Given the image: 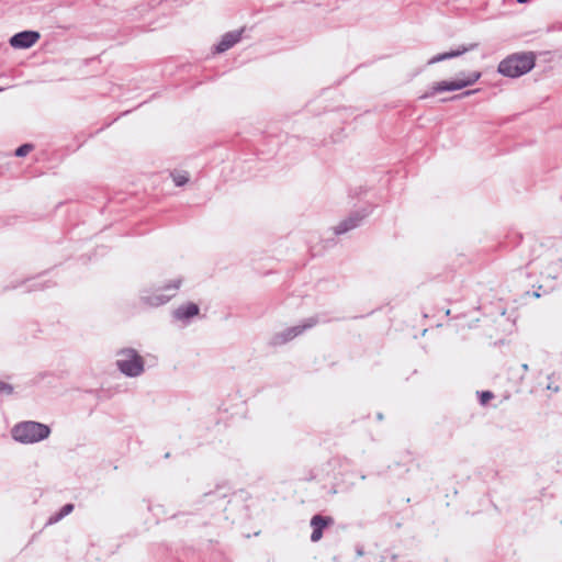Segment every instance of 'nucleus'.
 Wrapping results in <instances>:
<instances>
[{"mask_svg":"<svg viewBox=\"0 0 562 562\" xmlns=\"http://www.w3.org/2000/svg\"><path fill=\"white\" fill-rule=\"evenodd\" d=\"M173 182L177 187H182L189 181V176L186 172L172 173Z\"/></svg>","mask_w":562,"mask_h":562,"instance_id":"obj_15","label":"nucleus"},{"mask_svg":"<svg viewBox=\"0 0 562 562\" xmlns=\"http://www.w3.org/2000/svg\"><path fill=\"white\" fill-rule=\"evenodd\" d=\"M317 323V319L315 317H310L308 319L304 321L302 324L289 327V329L292 333V337H297L301 334H303L306 329L312 328Z\"/></svg>","mask_w":562,"mask_h":562,"instance_id":"obj_12","label":"nucleus"},{"mask_svg":"<svg viewBox=\"0 0 562 562\" xmlns=\"http://www.w3.org/2000/svg\"><path fill=\"white\" fill-rule=\"evenodd\" d=\"M33 149V145L32 144H23L21 145L20 147L16 148L15 150V156L16 157H24L26 156L31 150Z\"/></svg>","mask_w":562,"mask_h":562,"instance_id":"obj_16","label":"nucleus"},{"mask_svg":"<svg viewBox=\"0 0 562 562\" xmlns=\"http://www.w3.org/2000/svg\"><path fill=\"white\" fill-rule=\"evenodd\" d=\"M518 3H527L529 0H516Z\"/></svg>","mask_w":562,"mask_h":562,"instance_id":"obj_22","label":"nucleus"},{"mask_svg":"<svg viewBox=\"0 0 562 562\" xmlns=\"http://www.w3.org/2000/svg\"><path fill=\"white\" fill-rule=\"evenodd\" d=\"M199 311V306L195 303H187L176 308L172 313V316L177 321L184 322L198 315Z\"/></svg>","mask_w":562,"mask_h":562,"instance_id":"obj_11","label":"nucleus"},{"mask_svg":"<svg viewBox=\"0 0 562 562\" xmlns=\"http://www.w3.org/2000/svg\"><path fill=\"white\" fill-rule=\"evenodd\" d=\"M11 435L18 442L32 445L48 438L50 428L38 422L25 420L14 425Z\"/></svg>","mask_w":562,"mask_h":562,"instance_id":"obj_1","label":"nucleus"},{"mask_svg":"<svg viewBox=\"0 0 562 562\" xmlns=\"http://www.w3.org/2000/svg\"><path fill=\"white\" fill-rule=\"evenodd\" d=\"M535 67L533 54H513L498 64V72L505 77L518 78Z\"/></svg>","mask_w":562,"mask_h":562,"instance_id":"obj_2","label":"nucleus"},{"mask_svg":"<svg viewBox=\"0 0 562 562\" xmlns=\"http://www.w3.org/2000/svg\"><path fill=\"white\" fill-rule=\"evenodd\" d=\"M369 212H355L350 214L347 218L341 221L335 228L334 233L336 235L345 234L356 227H358L361 221L367 217Z\"/></svg>","mask_w":562,"mask_h":562,"instance_id":"obj_7","label":"nucleus"},{"mask_svg":"<svg viewBox=\"0 0 562 562\" xmlns=\"http://www.w3.org/2000/svg\"><path fill=\"white\" fill-rule=\"evenodd\" d=\"M241 30L225 33L221 41L214 46V53L221 54L232 48L241 40Z\"/></svg>","mask_w":562,"mask_h":562,"instance_id":"obj_9","label":"nucleus"},{"mask_svg":"<svg viewBox=\"0 0 562 562\" xmlns=\"http://www.w3.org/2000/svg\"><path fill=\"white\" fill-rule=\"evenodd\" d=\"M4 89H5V88H3V87H0V92H2V91H3Z\"/></svg>","mask_w":562,"mask_h":562,"instance_id":"obj_23","label":"nucleus"},{"mask_svg":"<svg viewBox=\"0 0 562 562\" xmlns=\"http://www.w3.org/2000/svg\"><path fill=\"white\" fill-rule=\"evenodd\" d=\"M182 280L176 279L153 292L145 291L142 294V301L149 306H160L170 301L176 295L177 290L180 288Z\"/></svg>","mask_w":562,"mask_h":562,"instance_id":"obj_5","label":"nucleus"},{"mask_svg":"<svg viewBox=\"0 0 562 562\" xmlns=\"http://www.w3.org/2000/svg\"><path fill=\"white\" fill-rule=\"evenodd\" d=\"M480 78H481V72L473 71V72L469 74L463 79L458 78V79L451 80V81H448V80L439 81V82H436L429 89V91L424 93L420 98L427 99V98L436 95L437 93H441V92H446V91L461 90L463 88H467V87L475 83Z\"/></svg>","mask_w":562,"mask_h":562,"instance_id":"obj_4","label":"nucleus"},{"mask_svg":"<svg viewBox=\"0 0 562 562\" xmlns=\"http://www.w3.org/2000/svg\"><path fill=\"white\" fill-rule=\"evenodd\" d=\"M47 288L46 284L42 283V282H36V283H32L31 286L27 288V291H32V290H43Z\"/></svg>","mask_w":562,"mask_h":562,"instance_id":"obj_19","label":"nucleus"},{"mask_svg":"<svg viewBox=\"0 0 562 562\" xmlns=\"http://www.w3.org/2000/svg\"><path fill=\"white\" fill-rule=\"evenodd\" d=\"M13 392V386L9 383L0 381V393L11 394Z\"/></svg>","mask_w":562,"mask_h":562,"instance_id":"obj_18","label":"nucleus"},{"mask_svg":"<svg viewBox=\"0 0 562 562\" xmlns=\"http://www.w3.org/2000/svg\"><path fill=\"white\" fill-rule=\"evenodd\" d=\"M294 339V337H292V333L289 328L284 329L283 331L281 333H278L273 336L272 338V344L274 346H278V345H283V344H286L289 342L290 340Z\"/></svg>","mask_w":562,"mask_h":562,"instance_id":"obj_13","label":"nucleus"},{"mask_svg":"<svg viewBox=\"0 0 562 562\" xmlns=\"http://www.w3.org/2000/svg\"><path fill=\"white\" fill-rule=\"evenodd\" d=\"M72 510H74V505L72 504H66V505H64L60 508V510L55 516H52L49 518L48 522L49 524L57 522L58 520H60L65 516L69 515Z\"/></svg>","mask_w":562,"mask_h":562,"instance_id":"obj_14","label":"nucleus"},{"mask_svg":"<svg viewBox=\"0 0 562 562\" xmlns=\"http://www.w3.org/2000/svg\"><path fill=\"white\" fill-rule=\"evenodd\" d=\"M40 40L36 31H22L10 38V45L14 48H30Z\"/></svg>","mask_w":562,"mask_h":562,"instance_id":"obj_6","label":"nucleus"},{"mask_svg":"<svg viewBox=\"0 0 562 562\" xmlns=\"http://www.w3.org/2000/svg\"><path fill=\"white\" fill-rule=\"evenodd\" d=\"M334 522L333 518L329 516H323V515H314L311 519V527L313 529L311 533V541L317 542L323 537V530L327 526L331 525Z\"/></svg>","mask_w":562,"mask_h":562,"instance_id":"obj_8","label":"nucleus"},{"mask_svg":"<svg viewBox=\"0 0 562 562\" xmlns=\"http://www.w3.org/2000/svg\"><path fill=\"white\" fill-rule=\"evenodd\" d=\"M476 92V90H469V91H465L464 93H462L460 97H467V95H470L472 93Z\"/></svg>","mask_w":562,"mask_h":562,"instance_id":"obj_21","label":"nucleus"},{"mask_svg":"<svg viewBox=\"0 0 562 562\" xmlns=\"http://www.w3.org/2000/svg\"><path fill=\"white\" fill-rule=\"evenodd\" d=\"M480 395V403L485 405L490 400L494 397V394L490 391H483L479 393Z\"/></svg>","mask_w":562,"mask_h":562,"instance_id":"obj_17","label":"nucleus"},{"mask_svg":"<svg viewBox=\"0 0 562 562\" xmlns=\"http://www.w3.org/2000/svg\"><path fill=\"white\" fill-rule=\"evenodd\" d=\"M356 553H357V555H358V557H362V555H364V549H363V547L358 546V547L356 548Z\"/></svg>","mask_w":562,"mask_h":562,"instance_id":"obj_20","label":"nucleus"},{"mask_svg":"<svg viewBox=\"0 0 562 562\" xmlns=\"http://www.w3.org/2000/svg\"><path fill=\"white\" fill-rule=\"evenodd\" d=\"M116 367L121 373L128 378L139 376L145 370L143 357L133 348L117 351Z\"/></svg>","mask_w":562,"mask_h":562,"instance_id":"obj_3","label":"nucleus"},{"mask_svg":"<svg viewBox=\"0 0 562 562\" xmlns=\"http://www.w3.org/2000/svg\"><path fill=\"white\" fill-rule=\"evenodd\" d=\"M474 47H475V45H470V46L461 45L457 49H451L449 52L440 53V54H437V55L432 56L428 60L427 64L428 65H432V64H436V63H440V61H443V60H448V59H451V58L459 57V56L463 55L464 53L473 49Z\"/></svg>","mask_w":562,"mask_h":562,"instance_id":"obj_10","label":"nucleus"}]
</instances>
